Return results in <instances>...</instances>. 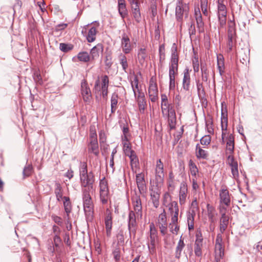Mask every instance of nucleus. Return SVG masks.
Masks as SVG:
<instances>
[{
    "mask_svg": "<svg viewBox=\"0 0 262 262\" xmlns=\"http://www.w3.org/2000/svg\"><path fill=\"white\" fill-rule=\"evenodd\" d=\"M170 61L169 64V78L170 90H173L176 86V77L178 74V62L179 60L177 47L173 43L171 48Z\"/></svg>",
    "mask_w": 262,
    "mask_h": 262,
    "instance_id": "f257e3e1",
    "label": "nucleus"
},
{
    "mask_svg": "<svg viewBox=\"0 0 262 262\" xmlns=\"http://www.w3.org/2000/svg\"><path fill=\"white\" fill-rule=\"evenodd\" d=\"M227 10L224 0L217 1V15L219 21V29L223 28L227 21Z\"/></svg>",
    "mask_w": 262,
    "mask_h": 262,
    "instance_id": "f03ea898",
    "label": "nucleus"
},
{
    "mask_svg": "<svg viewBox=\"0 0 262 262\" xmlns=\"http://www.w3.org/2000/svg\"><path fill=\"white\" fill-rule=\"evenodd\" d=\"M80 178L81 185H91L94 182V178L92 172L88 173L87 165L86 163H82L80 167Z\"/></svg>",
    "mask_w": 262,
    "mask_h": 262,
    "instance_id": "7ed1b4c3",
    "label": "nucleus"
},
{
    "mask_svg": "<svg viewBox=\"0 0 262 262\" xmlns=\"http://www.w3.org/2000/svg\"><path fill=\"white\" fill-rule=\"evenodd\" d=\"M99 196L102 204L107 203L110 199V194L107 182L105 178L100 180L99 182Z\"/></svg>",
    "mask_w": 262,
    "mask_h": 262,
    "instance_id": "20e7f679",
    "label": "nucleus"
},
{
    "mask_svg": "<svg viewBox=\"0 0 262 262\" xmlns=\"http://www.w3.org/2000/svg\"><path fill=\"white\" fill-rule=\"evenodd\" d=\"M108 77L107 75H104L102 77L101 85H100L99 79H97L95 83L94 91L95 93L101 92V94L103 98L107 96L108 93Z\"/></svg>",
    "mask_w": 262,
    "mask_h": 262,
    "instance_id": "39448f33",
    "label": "nucleus"
},
{
    "mask_svg": "<svg viewBox=\"0 0 262 262\" xmlns=\"http://www.w3.org/2000/svg\"><path fill=\"white\" fill-rule=\"evenodd\" d=\"M84 211L88 220H92L94 214V205L92 197H82Z\"/></svg>",
    "mask_w": 262,
    "mask_h": 262,
    "instance_id": "423d86ee",
    "label": "nucleus"
},
{
    "mask_svg": "<svg viewBox=\"0 0 262 262\" xmlns=\"http://www.w3.org/2000/svg\"><path fill=\"white\" fill-rule=\"evenodd\" d=\"M157 239V230L154 223H151L149 225V236L148 239V247L150 252L154 251Z\"/></svg>",
    "mask_w": 262,
    "mask_h": 262,
    "instance_id": "0eeeda50",
    "label": "nucleus"
},
{
    "mask_svg": "<svg viewBox=\"0 0 262 262\" xmlns=\"http://www.w3.org/2000/svg\"><path fill=\"white\" fill-rule=\"evenodd\" d=\"M164 165L161 159L157 161L155 168V182L157 186H161L164 179Z\"/></svg>",
    "mask_w": 262,
    "mask_h": 262,
    "instance_id": "6e6552de",
    "label": "nucleus"
},
{
    "mask_svg": "<svg viewBox=\"0 0 262 262\" xmlns=\"http://www.w3.org/2000/svg\"><path fill=\"white\" fill-rule=\"evenodd\" d=\"M189 7L188 5H184V6H176V18L177 21L180 23V26L181 28L183 25V15L187 18L189 14Z\"/></svg>",
    "mask_w": 262,
    "mask_h": 262,
    "instance_id": "1a4fd4ad",
    "label": "nucleus"
},
{
    "mask_svg": "<svg viewBox=\"0 0 262 262\" xmlns=\"http://www.w3.org/2000/svg\"><path fill=\"white\" fill-rule=\"evenodd\" d=\"M189 7L188 5H184V6H176V18L177 21L180 23V26L181 28L183 25V15L187 18L189 14Z\"/></svg>",
    "mask_w": 262,
    "mask_h": 262,
    "instance_id": "9d476101",
    "label": "nucleus"
},
{
    "mask_svg": "<svg viewBox=\"0 0 262 262\" xmlns=\"http://www.w3.org/2000/svg\"><path fill=\"white\" fill-rule=\"evenodd\" d=\"M189 7L188 5H184V6H176V18L177 21L180 23V26L181 28L183 25V15L187 18L189 14Z\"/></svg>",
    "mask_w": 262,
    "mask_h": 262,
    "instance_id": "9b49d317",
    "label": "nucleus"
},
{
    "mask_svg": "<svg viewBox=\"0 0 262 262\" xmlns=\"http://www.w3.org/2000/svg\"><path fill=\"white\" fill-rule=\"evenodd\" d=\"M161 186H152L149 188L150 201H151L153 206L157 208L160 205V198L161 191L159 189Z\"/></svg>",
    "mask_w": 262,
    "mask_h": 262,
    "instance_id": "f8f14e48",
    "label": "nucleus"
},
{
    "mask_svg": "<svg viewBox=\"0 0 262 262\" xmlns=\"http://www.w3.org/2000/svg\"><path fill=\"white\" fill-rule=\"evenodd\" d=\"M136 214L133 211H130L128 214V229L130 236L132 234H133L134 236L136 235L137 226Z\"/></svg>",
    "mask_w": 262,
    "mask_h": 262,
    "instance_id": "ddd939ff",
    "label": "nucleus"
},
{
    "mask_svg": "<svg viewBox=\"0 0 262 262\" xmlns=\"http://www.w3.org/2000/svg\"><path fill=\"white\" fill-rule=\"evenodd\" d=\"M122 52L124 54H129L133 50V46L129 37L125 33L123 34L121 40Z\"/></svg>",
    "mask_w": 262,
    "mask_h": 262,
    "instance_id": "4468645a",
    "label": "nucleus"
},
{
    "mask_svg": "<svg viewBox=\"0 0 262 262\" xmlns=\"http://www.w3.org/2000/svg\"><path fill=\"white\" fill-rule=\"evenodd\" d=\"M224 247L222 244V235L218 234L216 236L215 245V258L220 259L224 255Z\"/></svg>",
    "mask_w": 262,
    "mask_h": 262,
    "instance_id": "2eb2a0df",
    "label": "nucleus"
},
{
    "mask_svg": "<svg viewBox=\"0 0 262 262\" xmlns=\"http://www.w3.org/2000/svg\"><path fill=\"white\" fill-rule=\"evenodd\" d=\"M81 93L83 100L86 102H90L92 99V94L88 83L83 80L81 82Z\"/></svg>",
    "mask_w": 262,
    "mask_h": 262,
    "instance_id": "dca6fc26",
    "label": "nucleus"
},
{
    "mask_svg": "<svg viewBox=\"0 0 262 262\" xmlns=\"http://www.w3.org/2000/svg\"><path fill=\"white\" fill-rule=\"evenodd\" d=\"M158 87L155 80L151 78L149 81L148 94L151 101L155 102L158 98Z\"/></svg>",
    "mask_w": 262,
    "mask_h": 262,
    "instance_id": "f3484780",
    "label": "nucleus"
},
{
    "mask_svg": "<svg viewBox=\"0 0 262 262\" xmlns=\"http://www.w3.org/2000/svg\"><path fill=\"white\" fill-rule=\"evenodd\" d=\"M169 210L171 216V223H178L179 209L176 201H172L169 204Z\"/></svg>",
    "mask_w": 262,
    "mask_h": 262,
    "instance_id": "a211bd4d",
    "label": "nucleus"
},
{
    "mask_svg": "<svg viewBox=\"0 0 262 262\" xmlns=\"http://www.w3.org/2000/svg\"><path fill=\"white\" fill-rule=\"evenodd\" d=\"M130 82L135 97L144 95L142 90L141 86L139 84V79L137 76L135 75L132 79H130Z\"/></svg>",
    "mask_w": 262,
    "mask_h": 262,
    "instance_id": "6ab92c4d",
    "label": "nucleus"
},
{
    "mask_svg": "<svg viewBox=\"0 0 262 262\" xmlns=\"http://www.w3.org/2000/svg\"><path fill=\"white\" fill-rule=\"evenodd\" d=\"M158 226L160 228V232L163 235H165L167 232V218L165 210L161 213L158 217Z\"/></svg>",
    "mask_w": 262,
    "mask_h": 262,
    "instance_id": "aec40b11",
    "label": "nucleus"
},
{
    "mask_svg": "<svg viewBox=\"0 0 262 262\" xmlns=\"http://www.w3.org/2000/svg\"><path fill=\"white\" fill-rule=\"evenodd\" d=\"M220 204H223L226 206L230 204V196L229 191L225 187H222L220 190Z\"/></svg>",
    "mask_w": 262,
    "mask_h": 262,
    "instance_id": "412c9836",
    "label": "nucleus"
},
{
    "mask_svg": "<svg viewBox=\"0 0 262 262\" xmlns=\"http://www.w3.org/2000/svg\"><path fill=\"white\" fill-rule=\"evenodd\" d=\"M234 23L231 21V24L229 25V29L228 32V43H227V51L230 52L233 48V39L234 35L235 34V30L234 28Z\"/></svg>",
    "mask_w": 262,
    "mask_h": 262,
    "instance_id": "4be33fe9",
    "label": "nucleus"
},
{
    "mask_svg": "<svg viewBox=\"0 0 262 262\" xmlns=\"http://www.w3.org/2000/svg\"><path fill=\"white\" fill-rule=\"evenodd\" d=\"M188 193L187 185L186 182H182L180 186L179 202L181 205L185 203Z\"/></svg>",
    "mask_w": 262,
    "mask_h": 262,
    "instance_id": "5701e85b",
    "label": "nucleus"
},
{
    "mask_svg": "<svg viewBox=\"0 0 262 262\" xmlns=\"http://www.w3.org/2000/svg\"><path fill=\"white\" fill-rule=\"evenodd\" d=\"M194 15L197 28L199 29V32H202L204 30V23L203 20L202 16L199 6L195 7Z\"/></svg>",
    "mask_w": 262,
    "mask_h": 262,
    "instance_id": "b1692460",
    "label": "nucleus"
},
{
    "mask_svg": "<svg viewBox=\"0 0 262 262\" xmlns=\"http://www.w3.org/2000/svg\"><path fill=\"white\" fill-rule=\"evenodd\" d=\"M105 226L106 229V235L110 237L111 235L112 228V213L108 209L106 210V216L105 217Z\"/></svg>",
    "mask_w": 262,
    "mask_h": 262,
    "instance_id": "393cba45",
    "label": "nucleus"
},
{
    "mask_svg": "<svg viewBox=\"0 0 262 262\" xmlns=\"http://www.w3.org/2000/svg\"><path fill=\"white\" fill-rule=\"evenodd\" d=\"M103 52V47L101 43H98L94 46L90 51V56L91 60H94L97 59L100 54Z\"/></svg>",
    "mask_w": 262,
    "mask_h": 262,
    "instance_id": "a878e982",
    "label": "nucleus"
},
{
    "mask_svg": "<svg viewBox=\"0 0 262 262\" xmlns=\"http://www.w3.org/2000/svg\"><path fill=\"white\" fill-rule=\"evenodd\" d=\"M136 183L140 193H144L146 190V187L143 173H140L136 175Z\"/></svg>",
    "mask_w": 262,
    "mask_h": 262,
    "instance_id": "bb28decb",
    "label": "nucleus"
},
{
    "mask_svg": "<svg viewBox=\"0 0 262 262\" xmlns=\"http://www.w3.org/2000/svg\"><path fill=\"white\" fill-rule=\"evenodd\" d=\"M133 205L134 212L138 216H140L141 217L142 215V207L141 201L139 197L136 196L133 199Z\"/></svg>",
    "mask_w": 262,
    "mask_h": 262,
    "instance_id": "cd10ccee",
    "label": "nucleus"
},
{
    "mask_svg": "<svg viewBox=\"0 0 262 262\" xmlns=\"http://www.w3.org/2000/svg\"><path fill=\"white\" fill-rule=\"evenodd\" d=\"M161 108L163 114L167 115L171 110H174L172 108H169L167 97L165 94L161 95Z\"/></svg>",
    "mask_w": 262,
    "mask_h": 262,
    "instance_id": "c85d7f7f",
    "label": "nucleus"
},
{
    "mask_svg": "<svg viewBox=\"0 0 262 262\" xmlns=\"http://www.w3.org/2000/svg\"><path fill=\"white\" fill-rule=\"evenodd\" d=\"M195 155L198 159H207L209 157V153L208 151L204 149L198 144L196 145Z\"/></svg>",
    "mask_w": 262,
    "mask_h": 262,
    "instance_id": "c756f323",
    "label": "nucleus"
},
{
    "mask_svg": "<svg viewBox=\"0 0 262 262\" xmlns=\"http://www.w3.org/2000/svg\"><path fill=\"white\" fill-rule=\"evenodd\" d=\"M118 9L119 13L121 17L124 19L128 15V11L126 8L125 1L118 0Z\"/></svg>",
    "mask_w": 262,
    "mask_h": 262,
    "instance_id": "7c9ffc66",
    "label": "nucleus"
},
{
    "mask_svg": "<svg viewBox=\"0 0 262 262\" xmlns=\"http://www.w3.org/2000/svg\"><path fill=\"white\" fill-rule=\"evenodd\" d=\"M228 126V117L227 112H223L222 111V117H221V127L222 130V139H224V136L226 134V132Z\"/></svg>",
    "mask_w": 262,
    "mask_h": 262,
    "instance_id": "2f4dec72",
    "label": "nucleus"
},
{
    "mask_svg": "<svg viewBox=\"0 0 262 262\" xmlns=\"http://www.w3.org/2000/svg\"><path fill=\"white\" fill-rule=\"evenodd\" d=\"M168 115V123L170 130L175 128L176 124V116L174 110H171Z\"/></svg>",
    "mask_w": 262,
    "mask_h": 262,
    "instance_id": "473e14b6",
    "label": "nucleus"
},
{
    "mask_svg": "<svg viewBox=\"0 0 262 262\" xmlns=\"http://www.w3.org/2000/svg\"><path fill=\"white\" fill-rule=\"evenodd\" d=\"M190 77L188 69H185L184 71L183 79V88L186 91H189L190 88Z\"/></svg>",
    "mask_w": 262,
    "mask_h": 262,
    "instance_id": "72a5a7b5",
    "label": "nucleus"
},
{
    "mask_svg": "<svg viewBox=\"0 0 262 262\" xmlns=\"http://www.w3.org/2000/svg\"><path fill=\"white\" fill-rule=\"evenodd\" d=\"M207 215L211 224H214L215 222V216L216 215L215 208L209 204L207 205Z\"/></svg>",
    "mask_w": 262,
    "mask_h": 262,
    "instance_id": "f704fd0d",
    "label": "nucleus"
},
{
    "mask_svg": "<svg viewBox=\"0 0 262 262\" xmlns=\"http://www.w3.org/2000/svg\"><path fill=\"white\" fill-rule=\"evenodd\" d=\"M82 197H91V193H92L95 189L93 184L81 185Z\"/></svg>",
    "mask_w": 262,
    "mask_h": 262,
    "instance_id": "c9c22d12",
    "label": "nucleus"
},
{
    "mask_svg": "<svg viewBox=\"0 0 262 262\" xmlns=\"http://www.w3.org/2000/svg\"><path fill=\"white\" fill-rule=\"evenodd\" d=\"M217 66L220 74L222 76L225 73L224 58L222 54L217 56Z\"/></svg>",
    "mask_w": 262,
    "mask_h": 262,
    "instance_id": "e433bc0d",
    "label": "nucleus"
},
{
    "mask_svg": "<svg viewBox=\"0 0 262 262\" xmlns=\"http://www.w3.org/2000/svg\"><path fill=\"white\" fill-rule=\"evenodd\" d=\"M136 100L138 102L139 110L140 113H143L145 108L146 103L145 98V95H142L135 97Z\"/></svg>",
    "mask_w": 262,
    "mask_h": 262,
    "instance_id": "4c0bfd02",
    "label": "nucleus"
},
{
    "mask_svg": "<svg viewBox=\"0 0 262 262\" xmlns=\"http://www.w3.org/2000/svg\"><path fill=\"white\" fill-rule=\"evenodd\" d=\"M118 59L120 64L121 65L123 70L127 72V69L128 68V63L126 56L123 53H120L118 56Z\"/></svg>",
    "mask_w": 262,
    "mask_h": 262,
    "instance_id": "58836bf2",
    "label": "nucleus"
},
{
    "mask_svg": "<svg viewBox=\"0 0 262 262\" xmlns=\"http://www.w3.org/2000/svg\"><path fill=\"white\" fill-rule=\"evenodd\" d=\"M229 224V216H221L220 220V231L223 233L227 228Z\"/></svg>",
    "mask_w": 262,
    "mask_h": 262,
    "instance_id": "ea45409f",
    "label": "nucleus"
},
{
    "mask_svg": "<svg viewBox=\"0 0 262 262\" xmlns=\"http://www.w3.org/2000/svg\"><path fill=\"white\" fill-rule=\"evenodd\" d=\"M147 57L145 48H140L138 52V60L139 63L143 65Z\"/></svg>",
    "mask_w": 262,
    "mask_h": 262,
    "instance_id": "a19ab883",
    "label": "nucleus"
},
{
    "mask_svg": "<svg viewBox=\"0 0 262 262\" xmlns=\"http://www.w3.org/2000/svg\"><path fill=\"white\" fill-rule=\"evenodd\" d=\"M185 247V244L184 243L183 240L182 239V237H181L178 243L175 252V257L176 258L179 259L181 256V252L183 250L184 247Z\"/></svg>",
    "mask_w": 262,
    "mask_h": 262,
    "instance_id": "79ce46f5",
    "label": "nucleus"
},
{
    "mask_svg": "<svg viewBox=\"0 0 262 262\" xmlns=\"http://www.w3.org/2000/svg\"><path fill=\"white\" fill-rule=\"evenodd\" d=\"M54 193L57 201L60 202L63 199V190L60 184L56 183Z\"/></svg>",
    "mask_w": 262,
    "mask_h": 262,
    "instance_id": "37998d69",
    "label": "nucleus"
},
{
    "mask_svg": "<svg viewBox=\"0 0 262 262\" xmlns=\"http://www.w3.org/2000/svg\"><path fill=\"white\" fill-rule=\"evenodd\" d=\"M89 152L93 153L95 155H99L98 141H90L88 147Z\"/></svg>",
    "mask_w": 262,
    "mask_h": 262,
    "instance_id": "c03bdc74",
    "label": "nucleus"
},
{
    "mask_svg": "<svg viewBox=\"0 0 262 262\" xmlns=\"http://www.w3.org/2000/svg\"><path fill=\"white\" fill-rule=\"evenodd\" d=\"M97 32L95 27H93L90 29L86 36V39L89 42H92L95 40Z\"/></svg>",
    "mask_w": 262,
    "mask_h": 262,
    "instance_id": "a18cd8bd",
    "label": "nucleus"
},
{
    "mask_svg": "<svg viewBox=\"0 0 262 262\" xmlns=\"http://www.w3.org/2000/svg\"><path fill=\"white\" fill-rule=\"evenodd\" d=\"M62 200H63V204L64 210L67 213V216H69V213L71 212L72 210V205L70 198L68 196H63Z\"/></svg>",
    "mask_w": 262,
    "mask_h": 262,
    "instance_id": "49530a36",
    "label": "nucleus"
},
{
    "mask_svg": "<svg viewBox=\"0 0 262 262\" xmlns=\"http://www.w3.org/2000/svg\"><path fill=\"white\" fill-rule=\"evenodd\" d=\"M118 100V95L116 93H113L111 97V112L115 113L117 108V104Z\"/></svg>",
    "mask_w": 262,
    "mask_h": 262,
    "instance_id": "de8ad7c7",
    "label": "nucleus"
},
{
    "mask_svg": "<svg viewBox=\"0 0 262 262\" xmlns=\"http://www.w3.org/2000/svg\"><path fill=\"white\" fill-rule=\"evenodd\" d=\"M78 59L82 62H86L89 61L91 59V56L86 52H80L77 55Z\"/></svg>",
    "mask_w": 262,
    "mask_h": 262,
    "instance_id": "09e8293b",
    "label": "nucleus"
},
{
    "mask_svg": "<svg viewBox=\"0 0 262 262\" xmlns=\"http://www.w3.org/2000/svg\"><path fill=\"white\" fill-rule=\"evenodd\" d=\"M126 156L130 159L131 166L132 167H133V166L136 167L138 164V159L135 154V152L134 151Z\"/></svg>",
    "mask_w": 262,
    "mask_h": 262,
    "instance_id": "8fccbe9b",
    "label": "nucleus"
},
{
    "mask_svg": "<svg viewBox=\"0 0 262 262\" xmlns=\"http://www.w3.org/2000/svg\"><path fill=\"white\" fill-rule=\"evenodd\" d=\"M195 214L190 213L187 215V224L188 228L189 231L193 229L194 228V217Z\"/></svg>",
    "mask_w": 262,
    "mask_h": 262,
    "instance_id": "3c124183",
    "label": "nucleus"
},
{
    "mask_svg": "<svg viewBox=\"0 0 262 262\" xmlns=\"http://www.w3.org/2000/svg\"><path fill=\"white\" fill-rule=\"evenodd\" d=\"M187 26L190 36H191L192 35H194L195 34L196 30L194 21L191 17L189 18V22L187 23Z\"/></svg>",
    "mask_w": 262,
    "mask_h": 262,
    "instance_id": "603ef678",
    "label": "nucleus"
},
{
    "mask_svg": "<svg viewBox=\"0 0 262 262\" xmlns=\"http://www.w3.org/2000/svg\"><path fill=\"white\" fill-rule=\"evenodd\" d=\"M203 237L201 230H197L195 234L194 245H203Z\"/></svg>",
    "mask_w": 262,
    "mask_h": 262,
    "instance_id": "864d4df0",
    "label": "nucleus"
},
{
    "mask_svg": "<svg viewBox=\"0 0 262 262\" xmlns=\"http://www.w3.org/2000/svg\"><path fill=\"white\" fill-rule=\"evenodd\" d=\"M189 166L191 175L195 178L198 173V169L195 163L191 160L189 161Z\"/></svg>",
    "mask_w": 262,
    "mask_h": 262,
    "instance_id": "5fc2aeb1",
    "label": "nucleus"
},
{
    "mask_svg": "<svg viewBox=\"0 0 262 262\" xmlns=\"http://www.w3.org/2000/svg\"><path fill=\"white\" fill-rule=\"evenodd\" d=\"M201 3V8L202 9V11L203 14L205 16H208V0H200Z\"/></svg>",
    "mask_w": 262,
    "mask_h": 262,
    "instance_id": "6e6d98bb",
    "label": "nucleus"
},
{
    "mask_svg": "<svg viewBox=\"0 0 262 262\" xmlns=\"http://www.w3.org/2000/svg\"><path fill=\"white\" fill-rule=\"evenodd\" d=\"M130 6L131 11L135 10H140V1L139 0H128Z\"/></svg>",
    "mask_w": 262,
    "mask_h": 262,
    "instance_id": "4d7b16f0",
    "label": "nucleus"
},
{
    "mask_svg": "<svg viewBox=\"0 0 262 262\" xmlns=\"http://www.w3.org/2000/svg\"><path fill=\"white\" fill-rule=\"evenodd\" d=\"M123 149L126 156L134 151V150H132L127 139L123 140Z\"/></svg>",
    "mask_w": 262,
    "mask_h": 262,
    "instance_id": "13d9d810",
    "label": "nucleus"
},
{
    "mask_svg": "<svg viewBox=\"0 0 262 262\" xmlns=\"http://www.w3.org/2000/svg\"><path fill=\"white\" fill-rule=\"evenodd\" d=\"M32 166L31 165H26L23 170V175L24 177H28L30 176L32 172Z\"/></svg>",
    "mask_w": 262,
    "mask_h": 262,
    "instance_id": "bf43d9fd",
    "label": "nucleus"
},
{
    "mask_svg": "<svg viewBox=\"0 0 262 262\" xmlns=\"http://www.w3.org/2000/svg\"><path fill=\"white\" fill-rule=\"evenodd\" d=\"M132 13L133 16L135 20V21L139 23L141 20V13L140 10H135L134 11H132Z\"/></svg>",
    "mask_w": 262,
    "mask_h": 262,
    "instance_id": "052dcab7",
    "label": "nucleus"
},
{
    "mask_svg": "<svg viewBox=\"0 0 262 262\" xmlns=\"http://www.w3.org/2000/svg\"><path fill=\"white\" fill-rule=\"evenodd\" d=\"M203 245H194V252L196 256L201 257L202 255Z\"/></svg>",
    "mask_w": 262,
    "mask_h": 262,
    "instance_id": "680f3d73",
    "label": "nucleus"
},
{
    "mask_svg": "<svg viewBox=\"0 0 262 262\" xmlns=\"http://www.w3.org/2000/svg\"><path fill=\"white\" fill-rule=\"evenodd\" d=\"M233 178L237 179L239 177L238 164L230 167Z\"/></svg>",
    "mask_w": 262,
    "mask_h": 262,
    "instance_id": "e2e57ef3",
    "label": "nucleus"
},
{
    "mask_svg": "<svg viewBox=\"0 0 262 262\" xmlns=\"http://www.w3.org/2000/svg\"><path fill=\"white\" fill-rule=\"evenodd\" d=\"M201 69L202 73V79L203 80L206 81L208 79V75L207 68L204 65H201Z\"/></svg>",
    "mask_w": 262,
    "mask_h": 262,
    "instance_id": "0e129e2a",
    "label": "nucleus"
},
{
    "mask_svg": "<svg viewBox=\"0 0 262 262\" xmlns=\"http://www.w3.org/2000/svg\"><path fill=\"white\" fill-rule=\"evenodd\" d=\"M169 226L170 231L173 234H177L179 230V226H178V223L173 224L172 223H170Z\"/></svg>",
    "mask_w": 262,
    "mask_h": 262,
    "instance_id": "69168bd1",
    "label": "nucleus"
},
{
    "mask_svg": "<svg viewBox=\"0 0 262 262\" xmlns=\"http://www.w3.org/2000/svg\"><path fill=\"white\" fill-rule=\"evenodd\" d=\"M210 141L211 137L209 136H205L203 137L200 140L201 144L204 145H209L210 143Z\"/></svg>",
    "mask_w": 262,
    "mask_h": 262,
    "instance_id": "338daca9",
    "label": "nucleus"
},
{
    "mask_svg": "<svg viewBox=\"0 0 262 262\" xmlns=\"http://www.w3.org/2000/svg\"><path fill=\"white\" fill-rule=\"evenodd\" d=\"M227 163L230 167L238 164L237 162L234 160L233 155H228L227 157Z\"/></svg>",
    "mask_w": 262,
    "mask_h": 262,
    "instance_id": "774afa93",
    "label": "nucleus"
}]
</instances>
